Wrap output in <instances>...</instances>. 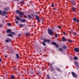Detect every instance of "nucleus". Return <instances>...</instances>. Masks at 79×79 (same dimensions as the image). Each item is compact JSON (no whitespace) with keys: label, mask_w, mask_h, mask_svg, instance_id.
<instances>
[{"label":"nucleus","mask_w":79,"mask_h":79,"mask_svg":"<svg viewBox=\"0 0 79 79\" xmlns=\"http://www.w3.org/2000/svg\"><path fill=\"white\" fill-rule=\"evenodd\" d=\"M16 13H19V15H20V16L21 18H23V16L24 17H25L26 18H27V16H26L25 15L23 14L22 12H20L19 10H17Z\"/></svg>","instance_id":"1"},{"label":"nucleus","mask_w":79,"mask_h":79,"mask_svg":"<svg viewBox=\"0 0 79 79\" xmlns=\"http://www.w3.org/2000/svg\"><path fill=\"white\" fill-rule=\"evenodd\" d=\"M48 34H50L51 35H53V31L52 30V29H48Z\"/></svg>","instance_id":"2"},{"label":"nucleus","mask_w":79,"mask_h":79,"mask_svg":"<svg viewBox=\"0 0 79 79\" xmlns=\"http://www.w3.org/2000/svg\"><path fill=\"white\" fill-rule=\"evenodd\" d=\"M71 73L74 77H77V75L74 72H72Z\"/></svg>","instance_id":"3"},{"label":"nucleus","mask_w":79,"mask_h":79,"mask_svg":"<svg viewBox=\"0 0 79 79\" xmlns=\"http://www.w3.org/2000/svg\"><path fill=\"white\" fill-rule=\"evenodd\" d=\"M74 51H75V52H79V48H75L74 49Z\"/></svg>","instance_id":"4"},{"label":"nucleus","mask_w":79,"mask_h":79,"mask_svg":"<svg viewBox=\"0 0 79 79\" xmlns=\"http://www.w3.org/2000/svg\"><path fill=\"white\" fill-rule=\"evenodd\" d=\"M11 31V30L10 29H8L6 30V33H10V32Z\"/></svg>","instance_id":"5"},{"label":"nucleus","mask_w":79,"mask_h":79,"mask_svg":"<svg viewBox=\"0 0 79 79\" xmlns=\"http://www.w3.org/2000/svg\"><path fill=\"white\" fill-rule=\"evenodd\" d=\"M6 14V12L5 11H4L2 13V16H5V15Z\"/></svg>","instance_id":"6"},{"label":"nucleus","mask_w":79,"mask_h":79,"mask_svg":"<svg viewBox=\"0 0 79 79\" xmlns=\"http://www.w3.org/2000/svg\"><path fill=\"white\" fill-rule=\"evenodd\" d=\"M15 18L17 20H20V21L21 20V19L19 18V17L18 16H16Z\"/></svg>","instance_id":"7"},{"label":"nucleus","mask_w":79,"mask_h":79,"mask_svg":"<svg viewBox=\"0 0 79 79\" xmlns=\"http://www.w3.org/2000/svg\"><path fill=\"white\" fill-rule=\"evenodd\" d=\"M36 19H37V21H38V22H40V20L39 19V18L38 16H36Z\"/></svg>","instance_id":"8"},{"label":"nucleus","mask_w":79,"mask_h":79,"mask_svg":"<svg viewBox=\"0 0 79 79\" xmlns=\"http://www.w3.org/2000/svg\"><path fill=\"white\" fill-rule=\"evenodd\" d=\"M75 64L76 67H78V66H79V64H78V62H75Z\"/></svg>","instance_id":"9"},{"label":"nucleus","mask_w":79,"mask_h":79,"mask_svg":"<svg viewBox=\"0 0 79 79\" xmlns=\"http://www.w3.org/2000/svg\"><path fill=\"white\" fill-rule=\"evenodd\" d=\"M21 21H22L23 23H25L26 22V20L25 19H20V20Z\"/></svg>","instance_id":"10"},{"label":"nucleus","mask_w":79,"mask_h":79,"mask_svg":"<svg viewBox=\"0 0 79 79\" xmlns=\"http://www.w3.org/2000/svg\"><path fill=\"white\" fill-rule=\"evenodd\" d=\"M16 55L17 57V59H19V55H18V54H16Z\"/></svg>","instance_id":"11"},{"label":"nucleus","mask_w":79,"mask_h":79,"mask_svg":"<svg viewBox=\"0 0 79 79\" xmlns=\"http://www.w3.org/2000/svg\"><path fill=\"white\" fill-rule=\"evenodd\" d=\"M11 39H10L8 38V40H6V42H8L9 41H11Z\"/></svg>","instance_id":"12"},{"label":"nucleus","mask_w":79,"mask_h":79,"mask_svg":"<svg viewBox=\"0 0 79 79\" xmlns=\"http://www.w3.org/2000/svg\"><path fill=\"white\" fill-rule=\"evenodd\" d=\"M72 9H73V12H74L75 11L76 9L75 7H72Z\"/></svg>","instance_id":"13"},{"label":"nucleus","mask_w":79,"mask_h":79,"mask_svg":"<svg viewBox=\"0 0 79 79\" xmlns=\"http://www.w3.org/2000/svg\"><path fill=\"white\" fill-rule=\"evenodd\" d=\"M52 45H56V43L54 42L52 43Z\"/></svg>","instance_id":"14"},{"label":"nucleus","mask_w":79,"mask_h":79,"mask_svg":"<svg viewBox=\"0 0 79 79\" xmlns=\"http://www.w3.org/2000/svg\"><path fill=\"white\" fill-rule=\"evenodd\" d=\"M62 48H64V49H66V48H67V47H66L65 46H64L62 47Z\"/></svg>","instance_id":"15"},{"label":"nucleus","mask_w":79,"mask_h":79,"mask_svg":"<svg viewBox=\"0 0 79 79\" xmlns=\"http://www.w3.org/2000/svg\"><path fill=\"white\" fill-rule=\"evenodd\" d=\"M19 25L20 27H23V24H19Z\"/></svg>","instance_id":"16"},{"label":"nucleus","mask_w":79,"mask_h":79,"mask_svg":"<svg viewBox=\"0 0 79 79\" xmlns=\"http://www.w3.org/2000/svg\"><path fill=\"white\" fill-rule=\"evenodd\" d=\"M7 36H9L10 37H13V35L11 34L8 35Z\"/></svg>","instance_id":"17"},{"label":"nucleus","mask_w":79,"mask_h":79,"mask_svg":"<svg viewBox=\"0 0 79 79\" xmlns=\"http://www.w3.org/2000/svg\"><path fill=\"white\" fill-rule=\"evenodd\" d=\"M65 40H66V38L64 37H63V42H64V41H65Z\"/></svg>","instance_id":"18"},{"label":"nucleus","mask_w":79,"mask_h":79,"mask_svg":"<svg viewBox=\"0 0 79 79\" xmlns=\"http://www.w3.org/2000/svg\"><path fill=\"white\" fill-rule=\"evenodd\" d=\"M42 44L44 46H45L46 45V44L44 42H42Z\"/></svg>","instance_id":"19"},{"label":"nucleus","mask_w":79,"mask_h":79,"mask_svg":"<svg viewBox=\"0 0 79 79\" xmlns=\"http://www.w3.org/2000/svg\"><path fill=\"white\" fill-rule=\"evenodd\" d=\"M10 34H13V35H15V33L14 32H11Z\"/></svg>","instance_id":"20"},{"label":"nucleus","mask_w":79,"mask_h":79,"mask_svg":"<svg viewBox=\"0 0 79 79\" xmlns=\"http://www.w3.org/2000/svg\"><path fill=\"white\" fill-rule=\"evenodd\" d=\"M47 78L48 79H50V77H49V76L48 75H47Z\"/></svg>","instance_id":"21"},{"label":"nucleus","mask_w":79,"mask_h":79,"mask_svg":"<svg viewBox=\"0 0 79 79\" xmlns=\"http://www.w3.org/2000/svg\"><path fill=\"white\" fill-rule=\"evenodd\" d=\"M74 59L75 60H77V57L75 56V57H74Z\"/></svg>","instance_id":"22"},{"label":"nucleus","mask_w":79,"mask_h":79,"mask_svg":"<svg viewBox=\"0 0 79 79\" xmlns=\"http://www.w3.org/2000/svg\"><path fill=\"white\" fill-rule=\"evenodd\" d=\"M20 3H21V4H24V2L22 1L20 2Z\"/></svg>","instance_id":"23"},{"label":"nucleus","mask_w":79,"mask_h":79,"mask_svg":"<svg viewBox=\"0 0 79 79\" xmlns=\"http://www.w3.org/2000/svg\"><path fill=\"white\" fill-rule=\"evenodd\" d=\"M55 37H58V35L57 34H56L55 35Z\"/></svg>","instance_id":"24"},{"label":"nucleus","mask_w":79,"mask_h":79,"mask_svg":"<svg viewBox=\"0 0 79 79\" xmlns=\"http://www.w3.org/2000/svg\"><path fill=\"white\" fill-rule=\"evenodd\" d=\"M44 41L45 42H47V40L46 39H44Z\"/></svg>","instance_id":"25"},{"label":"nucleus","mask_w":79,"mask_h":79,"mask_svg":"<svg viewBox=\"0 0 79 79\" xmlns=\"http://www.w3.org/2000/svg\"><path fill=\"white\" fill-rule=\"evenodd\" d=\"M11 77L12 79H14V76L13 75H11Z\"/></svg>","instance_id":"26"},{"label":"nucleus","mask_w":79,"mask_h":79,"mask_svg":"<svg viewBox=\"0 0 79 79\" xmlns=\"http://www.w3.org/2000/svg\"><path fill=\"white\" fill-rule=\"evenodd\" d=\"M28 18H29V19H31V16L30 15H28Z\"/></svg>","instance_id":"27"},{"label":"nucleus","mask_w":79,"mask_h":79,"mask_svg":"<svg viewBox=\"0 0 79 79\" xmlns=\"http://www.w3.org/2000/svg\"><path fill=\"white\" fill-rule=\"evenodd\" d=\"M69 33L70 34H73V31H69Z\"/></svg>","instance_id":"28"},{"label":"nucleus","mask_w":79,"mask_h":79,"mask_svg":"<svg viewBox=\"0 0 79 79\" xmlns=\"http://www.w3.org/2000/svg\"><path fill=\"white\" fill-rule=\"evenodd\" d=\"M25 35H27V36H29V34L28 33H27L25 34Z\"/></svg>","instance_id":"29"},{"label":"nucleus","mask_w":79,"mask_h":79,"mask_svg":"<svg viewBox=\"0 0 79 79\" xmlns=\"http://www.w3.org/2000/svg\"><path fill=\"white\" fill-rule=\"evenodd\" d=\"M73 20L74 21H76V19L75 18H74L73 19Z\"/></svg>","instance_id":"30"},{"label":"nucleus","mask_w":79,"mask_h":79,"mask_svg":"<svg viewBox=\"0 0 79 79\" xmlns=\"http://www.w3.org/2000/svg\"><path fill=\"white\" fill-rule=\"evenodd\" d=\"M8 10V8H6L4 9V10Z\"/></svg>","instance_id":"31"},{"label":"nucleus","mask_w":79,"mask_h":79,"mask_svg":"<svg viewBox=\"0 0 79 79\" xmlns=\"http://www.w3.org/2000/svg\"><path fill=\"white\" fill-rule=\"evenodd\" d=\"M69 42H73V41L72 40H69Z\"/></svg>","instance_id":"32"},{"label":"nucleus","mask_w":79,"mask_h":79,"mask_svg":"<svg viewBox=\"0 0 79 79\" xmlns=\"http://www.w3.org/2000/svg\"><path fill=\"white\" fill-rule=\"evenodd\" d=\"M59 50L60 51H63V49H62V48H60Z\"/></svg>","instance_id":"33"},{"label":"nucleus","mask_w":79,"mask_h":79,"mask_svg":"<svg viewBox=\"0 0 79 79\" xmlns=\"http://www.w3.org/2000/svg\"><path fill=\"white\" fill-rule=\"evenodd\" d=\"M7 25H8L9 26H10V25H11V24L10 23H7Z\"/></svg>","instance_id":"34"},{"label":"nucleus","mask_w":79,"mask_h":79,"mask_svg":"<svg viewBox=\"0 0 79 79\" xmlns=\"http://www.w3.org/2000/svg\"><path fill=\"white\" fill-rule=\"evenodd\" d=\"M15 23H16V24H18V23H19V22H18L17 21H16L15 22Z\"/></svg>","instance_id":"35"},{"label":"nucleus","mask_w":79,"mask_h":79,"mask_svg":"<svg viewBox=\"0 0 79 79\" xmlns=\"http://www.w3.org/2000/svg\"><path fill=\"white\" fill-rule=\"evenodd\" d=\"M77 23H79V19L77 20Z\"/></svg>","instance_id":"36"},{"label":"nucleus","mask_w":79,"mask_h":79,"mask_svg":"<svg viewBox=\"0 0 79 79\" xmlns=\"http://www.w3.org/2000/svg\"><path fill=\"white\" fill-rule=\"evenodd\" d=\"M77 35V34L76 32H75L74 34V35Z\"/></svg>","instance_id":"37"},{"label":"nucleus","mask_w":79,"mask_h":79,"mask_svg":"<svg viewBox=\"0 0 79 79\" xmlns=\"http://www.w3.org/2000/svg\"><path fill=\"white\" fill-rule=\"evenodd\" d=\"M58 28H59V29H60V28H61V26H59L58 27Z\"/></svg>","instance_id":"38"},{"label":"nucleus","mask_w":79,"mask_h":79,"mask_svg":"<svg viewBox=\"0 0 79 79\" xmlns=\"http://www.w3.org/2000/svg\"><path fill=\"white\" fill-rule=\"evenodd\" d=\"M55 45L57 48H58V45H57L56 44V45Z\"/></svg>","instance_id":"39"},{"label":"nucleus","mask_w":79,"mask_h":79,"mask_svg":"<svg viewBox=\"0 0 79 79\" xmlns=\"http://www.w3.org/2000/svg\"><path fill=\"white\" fill-rule=\"evenodd\" d=\"M51 6H52V7H53V6H54V5L53 4H52L51 5Z\"/></svg>","instance_id":"40"},{"label":"nucleus","mask_w":79,"mask_h":79,"mask_svg":"<svg viewBox=\"0 0 79 79\" xmlns=\"http://www.w3.org/2000/svg\"><path fill=\"white\" fill-rule=\"evenodd\" d=\"M2 27V24H0V27Z\"/></svg>","instance_id":"41"},{"label":"nucleus","mask_w":79,"mask_h":79,"mask_svg":"<svg viewBox=\"0 0 79 79\" xmlns=\"http://www.w3.org/2000/svg\"><path fill=\"white\" fill-rule=\"evenodd\" d=\"M21 34H19V37L21 36Z\"/></svg>","instance_id":"42"},{"label":"nucleus","mask_w":79,"mask_h":79,"mask_svg":"<svg viewBox=\"0 0 79 79\" xmlns=\"http://www.w3.org/2000/svg\"><path fill=\"white\" fill-rule=\"evenodd\" d=\"M2 14V11L0 10V15H1Z\"/></svg>","instance_id":"43"},{"label":"nucleus","mask_w":79,"mask_h":79,"mask_svg":"<svg viewBox=\"0 0 79 79\" xmlns=\"http://www.w3.org/2000/svg\"><path fill=\"white\" fill-rule=\"evenodd\" d=\"M2 61V59H1V58H0V62H1Z\"/></svg>","instance_id":"44"},{"label":"nucleus","mask_w":79,"mask_h":79,"mask_svg":"<svg viewBox=\"0 0 79 79\" xmlns=\"http://www.w3.org/2000/svg\"><path fill=\"white\" fill-rule=\"evenodd\" d=\"M47 41H48V42H50V40H48Z\"/></svg>","instance_id":"45"},{"label":"nucleus","mask_w":79,"mask_h":79,"mask_svg":"<svg viewBox=\"0 0 79 79\" xmlns=\"http://www.w3.org/2000/svg\"><path fill=\"white\" fill-rule=\"evenodd\" d=\"M66 34V33L65 32L64 33V35H65V34Z\"/></svg>","instance_id":"46"},{"label":"nucleus","mask_w":79,"mask_h":79,"mask_svg":"<svg viewBox=\"0 0 79 79\" xmlns=\"http://www.w3.org/2000/svg\"><path fill=\"white\" fill-rule=\"evenodd\" d=\"M53 10H56V9L55 8H53Z\"/></svg>","instance_id":"47"},{"label":"nucleus","mask_w":79,"mask_h":79,"mask_svg":"<svg viewBox=\"0 0 79 79\" xmlns=\"http://www.w3.org/2000/svg\"><path fill=\"white\" fill-rule=\"evenodd\" d=\"M2 23H4V20L2 21Z\"/></svg>","instance_id":"48"},{"label":"nucleus","mask_w":79,"mask_h":79,"mask_svg":"<svg viewBox=\"0 0 79 79\" xmlns=\"http://www.w3.org/2000/svg\"><path fill=\"white\" fill-rule=\"evenodd\" d=\"M14 69H15V70H16V68H14Z\"/></svg>","instance_id":"49"},{"label":"nucleus","mask_w":79,"mask_h":79,"mask_svg":"<svg viewBox=\"0 0 79 79\" xmlns=\"http://www.w3.org/2000/svg\"><path fill=\"white\" fill-rule=\"evenodd\" d=\"M5 57L6 58L7 57V56H5Z\"/></svg>","instance_id":"50"},{"label":"nucleus","mask_w":79,"mask_h":79,"mask_svg":"<svg viewBox=\"0 0 79 79\" xmlns=\"http://www.w3.org/2000/svg\"><path fill=\"white\" fill-rule=\"evenodd\" d=\"M58 70H60V69H57Z\"/></svg>","instance_id":"51"},{"label":"nucleus","mask_w":79,"mask_h":79,"mask_svg":"<svg viewBox=\"0 0 79 79\" xmlns=\"http://www.w3.org/2000/svg\"><path fill=\"white\" fill-rule=\"evenodd\" d=\"M16 0V1H18V0Z\"/></svg>","instance_id":"52"},{"label":"nucleus","mask_w":79,"mask_h":79,"mask_svg":"<svg viewBox=\"0 0 79 79\" xmlns=\"http://www.w3.org/2000/svg\"><path fill=\"white\" fill-rule=\"evenodd\" d=\"M44 69H45V68H44Z\"/></svg>","instance_id":"53"}]
</instances>
